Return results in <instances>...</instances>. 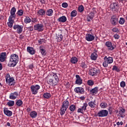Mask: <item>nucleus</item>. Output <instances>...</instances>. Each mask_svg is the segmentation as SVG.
Here are the masks:
<instances>
[{"label": "nucleus", "instance_id": "obj_52", "mask_svg": "<svg viewBox=\"0 0 127 127\" xmlns=\"http://www.w3.org/2000/svg\"><path fill=\"white\" fill-rule=\"evenodd\" d=\"M83 83L82 80H76L75 83L77 85H81Z\"/></svg>", "mask_w": 127, "mask_h": 127}, {"label": "nucleus", "instance_id": "obj_54", "mask_svg": "<svg viewBox=\"0 0 127 127\" xmlns=\"http://www.w3.org/2000/svg\"><path fill=\"white\" fill-rule=\"evenodd\" d=\"M45 40L44 39H40L38 40V42L39 43V44H42L43 42H45Z\"/></svg>", "mask_w": 127, "mask_h": 127}, {"label": "nucleus", "instance_id": "obj_42", "mask_svg": "<svg viewBox=\"0 0 127 127\" xmlns=\"http://www.w3.org/2000/svg\"><path fill=\"white\" fill-rule=\"evenodd\" d=\"M24 21L26 24H27V23H30L31 22V19L29 17H26Z\"/></svg>", "mask_w": 127, "mask_h": 127}, {"label": "nucleus", "instance_id": "obj_9", "mask_svg": "<svg viewBox=\"0 0 127 127\" xmlns=\"http://www.w3.org/2000/svg\"><path fill=\"white\" fill-rule=\"evenodd\" d=\"M99 70L97 68H91L89 69V75L91 76H95L97 73H99Z\"/></svg>", "mask_w": 127, "mask_h": 127}, {"label": "nucleus", "instance_id": "obj_21", "mask_svg": "<svg viewBox=\"0 0 127 127\" xmlns=\"http://www.w3.org/2000/svg\"><path fill=\"white\" fill-rule=\"evenodd\" d=\"M58 21H59V22H66V21H67V17L65 16H61L58 19Z\"/></svg>", "mask_w": 127, "mask_h": 127}, {"label": "nucleus", "instance_id": "obj_64", "mask_svg": "<svg viewBox=\"0 0 127 127\" xmlns=\"http://www.w3.org/2000/svg\"><path fill=\"white\" fill-rule=\"evenodd\" d=\"M29 69H32L33 68V64H31L29 65Z\"/></svg>", "mask_w": 127, "mask_h": 127}, {"label": "nucleus", "instance_id": "obj_51", "mask_svg": "<svg viewBox=\"0 0 127 127\" xmlns=\"http://www.w3.org/2000/svg\"><path fill=\"white\" fill-rule=\"evenodd\" d=\"M108 112L110 115L113 114V106H110L108 108Z\"/></svg>", "mask_w": 127, "mask_h": 127}, {"label": "nucleus", "instance_id": "obj_35", "mask_svg": "<svg viewBox=\"0 0 127 127\" xmlns=\"http://www.w3.org/2000/svg\"><path fill=\"white\" fill-rule=\"evenodd\" d=\"M88 107V104L87 103H83V106L80 108H81L82 111L83 112V113L86 112V110H87V107Z\"/></svg>", "mask_w": 127, "mask_h": 127}, {"label": "nucleus", "instance_id": "obj_32", "mask_svg": "<svg viewBox=\"0 0 127 127\" xmlns=\"http://www.w3.org/2000/svg\"><path fill=\"white\" fill-rule=\"evenodd\" d=\"M60 111V115L61 116H63L64 115H65V112L67 111V109L65 108L64 107H62Z\"/></svg>", "mask_w": 127, "mask_h": 127}, {"label": "nucleus", "instance_id": "obj_58", "mask_svg": "<svg viewBox=\"0 0 127 127\" xmlns=\"http://www.w3.org/2000/svg\"><path fill=\"white\" fill-rule=\"evenodd\" d=\"M77 113H80L81 114H82L83 115L84 114V112H83V110H82V109L81 108L78 109Z\"/></svg>", "mask_w": 127, "mask_h": 127}, {"label": "nucleus", "instance_id": "obj_7", "mask_svg": "<svg viewBox=\"0 0 127 127\" xmlns=\"http://www.w3.org/2000/svg\"><path fill=\"white\" fill-rule=\"evenodd\" d=\"M105 45L106 47H107L108 50H110V51H113V50H114V49L117 47L116 45H113V43L109 41L106 42Z\"/></svg>", "mask_w": 127, "mask_h": 127}, {"label": "nucleus", "instance_id": "obj_6", "mask_svg": "<svg viewBox=\"0 0 127 127\" xmlns=\"http://www.w3.org/2000/svg\"><path fill=\"white\" fill-rule=\"evenodd\" d=\"M44 26L42 24H37L34 26V30H37L39 32H41L44 30Z\"/></svg>", "mask_w": 127, "mask_h": 127}, {"label": "nucleus", "instance_id": "obj_46", "mask_svg": "<svg viewBox=\"0 0 127 127\" xmlns=\"http://www.w3.org/2000/svg\"><path fill=\"white\" fill-rule=\"evenodd\" d=\"M119 22L120 24H125V22H126V20H125V18H124L123 17H121L119 21Z\"/></svg>", "mask_w": 127, "mask_h": 127}, {"label": "nucleus", "instance_id": "obj_41", "mask_svg": "<svg viewBox=\"0 0 127 127\" xmlns=\"http://www.w3.org/2000/svg\"><path fill=\"white\" fill-rule=\"evenodd\" d=\"M13 23H14V21H8V22H7V25L10 28H12Z\"/></svg>", "mask_w": 127, "mask_h": 127}, {"label": "nucleus", "instance_id": "obj_23", "mask_svg": "<svg viewBox=\"0 0 127 127\" xmlns=\"http://www.w3.org/2000/svg\"><path fill=\"white\" fill-rule=\"evenodd\" d=\"M46 14L48 16H52L53 15V10L52 9H47L46 11Z\"/></svg>", "mask_w": 127, "mask_h": 127}, {"label": "nucleus", "instance_id": "obj_25", "mask_svg": "<svg viewBox=\"0 0 127 127\" xmlns=\"http://www.w3.org/2000/svg\"><path fill=\"white\" fill-rule=\"evenodd\" d=\"M56 38L58 42H61V41L63 40V35H62V34L57 35Z\"/></svg>", "mask_w": 127, "mask_h": 127}, {"label": "nucleus", "instance_id": "obj_11", "mask_svg": "<svg viewBox=\"0 0 127 127\" xmlns=\"http://www.w3.org/2000/svg\"><path fill=\"white\" fill-rule=\"evenodd\" d=\"M98 50H95L94 52L91 54L90 56V58L91 60H93L94 61H96L97 60V59L98 58Z\"/></svg>", "mask_w": 127, "mask_h": 127}, {"label": "nucleus", "instance_id": "obj_31", "mask_svg": "<svg viewBox=\"0 0 127 127\" xmlns=\"http://www.w3.org/2000/svg\"><path fill=\"white\" fill-rule=\"evenodd\" d=\"M30 116L31 117V118H32V119H35V118H36V117H37V112H36V111H32L30 113Z\"/></svg>", "mask_w": 127, "mask_h": 127}, {"label": "nucleus", "instance_id": "obj_17", "mask_svg": "<svg viewBox=\"0 0 127 127\" xmlns=\"http://www.w3.org/2000/svg\"><path fill=\"white\" fill-rule=\"evenodd\" d=\"M27 51L28 53L30 54L31 55H34V54H35V50L32 47H28L27 48Z\"/></svg>", "mask_w": 127, "mask_h": 127}, {"label": "nucleus", "instance_id": "obj_28", "mask_svg": "<svg viewBox=\"0 0 127 127\" xmlns=\"http://www.w3.org/2000/svg\"><path fill=\"white\" fill-rule=\"evenodd\" d=\"M38 14L39 15H41V16H43V15H45L46 11L43 9H40L37 11Z\"/></svg>", "mask_w": 127, "mask_h": 127}, {"label": "nucleus", "instance_id": "obj_59", "mask_svg": "<svg viewBox=\"0 0 127 127\" xmlns=\"http://www.w3.org/2000/svg\"><path fill=\"white\" fill-rule=\"evenodd\" d=\"M114 37L115 39H119L120 38V36L118 34H116L114 35Z\"/></svg>", "mask_w": 127, "mask_h": 127}, {"label": "nucleus", "instance_id": "obj_39", "mask_svg": "<svg viewBox=\"0 0 127 127\" xmlns=\"http://www.w3.org/2000/svg\"><path fill=\"white\" fill-rule=\"evenodd\" d=\"M108 106V104L106 102H102L100 104V107H101V109H106Z\"/></svg>", "mask_w": 127, "mask_h": 127}, {"label": "nucleus", "instance_id": "obj_63", "mask_svg": "<svg viewBox=\"0 0 127 127\" xmlns=\"http://www.w3.org/2000/svg\"><path fill=\"white\" fill-rule=\"evenodd\" d=\"M76 78V80H81V77H80V75L77 74L75 76Z\"/></svg>", "mask_w": 127, "mask_h": 127}, {"label": "nucleus", "instance_id": "obj_13", "mask_svg": "<svg viewBox=\"0 0 127 127\" xmlns=\"http://www.w3.org/2000/svg\"><path fill=\"white\" fill-rule=\"evenodd\" d=\"M119 3L118 2L112 3L110 5L111 9H113L115 11L119 10Z\"/></svg>", "mask_w": 127, "mask_h": 127}, {"label": "nucleus", "instance_id": "obj_40", "mask_svg": "<svg viewBox=\"0 0 127 127\" xmlns=\"http://www.w3.org/2000/svg\"><path fill=\"white\" fill-rule=\"evenodd\" d=\"M15 12H16V8H15V7H12L10 12V14L16 15V14H15Z\"/></svg>", "mask_w": 127, "mask_h": 127}, {"label": "nucleus", "instance_id": "obj_14", "mask_svg": "<svg viewBox=\"0 0 127 127\" xmlns=\"http://www.w3.org/2000/svg\"><path fill=\"white\" fill-rule=\"evenodd\" d=\"M85 39L87 41H93L95 39V36L91 34H86Z\"/></svg>", "mask_w": 127, "mask_h": 127}, {"label": "nucleus", "instance_id": "obj_53", "mask_svg": "<svg viewBox=\"0 0 127 127\" xmlns=\"http://www.w3.org/2000/svg\"><path fill=\"white\" fill-rule=\"evenodd\" d=\"M120 86L122 88H125V87H126V82L122 81L120 83Z\"/></svg>", "mask_w": 127, "mask_h": 127}, {"label": "nucleus", "instance_id": "obj_26", "mask_svg": "<svg viewBox=\"0 0 127 127\" xmlns=\"http://www.w3.org/2000/svg\"><path fill=\"white\" fill-rule=\"evenodd\" d=\"M15 105L17 107H21L23 105V102L21 99L17 100L15 101Z\"/></svg>", "mask_w": 127, "mask_h": 127}, {"label": "nucleus", "instance_id": "obj_19", "mask_svg": "<svg viewBox=\"0 0 127 127\" xmlns=\"http://www.w3.org/2000/svg\"><path fill=\"white\" fill-rule=\"evenodd\" d=\"M3 112L7 117H11L12 116V112L7 110V108L3 110Z\"/></svg>", "mask_w": 127, "mask_h": 127}, {"label": "nucleus", "instance_id": "obj_55", "mask_svg": "<svg viewBox=\"0 0 127 127\" xmlns=\"http://www.w3.org/2000/svg\"><path fill=\"white\" fill-rule=\"evenodd\" d=\"M62 6L64 8H66V7H68V4L66 2H64L62 4Z\"/></svg>", "mask_w": 127, "mask_h": 127}, {"label": "nucleus", "instance_id": "obj_62", "mask_svg": "<svg viewBox=\"0 0 127 127\" xmlns=\"http://www.w3.org/2000/svg\"><path fill=\"white\" fill-rule=\"evenodd\" d=\"M42 4H45L46 0H39Z\"/></svg>", "mask_w": 127, "mask_h": 127}, {"label": "nucleus", "instance_id": "obj_30", "mask_svg": "<svg viewBox=\"0 0 127 127\" xmlns=\"http://www.w3.org/2000/svg\"><path fill=\"white\" fill-rule=\"evenodd\" d=\"M40 52L41 53L43 56H45V55H46V54H47V52H46V50L43 49V48H42V47L41 46L40 47Z\"/></svg>", "mask_w": 127, "mask_h": 127}, {"label": "nucleus", "instance_id": "obj_27", "mask_svg": "<svg viewBox=\"0 0 127 127\" xmlns=\"http://www.w3.org/2000/svg\"><path fill=\"white\" fill-rule=\"evenodd\" d=\"M6 84H8L9 86H14L15 85V81L14 80H6Z\"/></svg>", "mask_w": 127, "mask_h": 127}, {"label": "nucleus", "instance_id": "obj_43", "mask_svg": "<svg viewBox=\"0 0 127 127\" xmlns=\"http://www.w3.org/2000/svg\"><path fill=\"white\" fill-rule=\"evenodd\" d=\"M5 80H14V78L10 76V75H9V73H7L6 75H5Z\"/></svg>", "mask_w": 127, "mask_h": 127}, {"label": "nucleus", "instance_id": "obj_36", "mask_svg": "<svg viewBox=\"0 0 127 127\" xmlns=\"http://www.w3.org/2000/svg\"><path fill=\"white\" fill-rule=\"evenodd\" d=\"M44 99H49L51 98V94L48 92H46L43 94Z\"/></svg>", "mask_w": 127, "mask_h": 127}, {"label": "nucleus", "instance_id": "obj_44", "mask_svg": "<svg viewBox=\"0 0 127 127\" xmlns=\"http://www.w3.org/2000/svg\"><path fill=\"white\" fill-rule=\"evenodd\" d=\"M23 10L19 9L16 12V14H17V15H19V16H22V15H23Z\"/></svg>", "mask_w": 127, "mask_h": 127}, {"label": "nucleus", "instance_id": "obj_34", "mask_svg": "<svg viewBox=\"0 0 127 127\" xmlns=\"http://www.w3.org/2000/svg\"><path fill=\"white\" fill-rule=\"evenodd\" d=\"M70 62L72 64H76L78 62V59L75 57L71 58Z\"/></svg>", "mask_w": 127, "mask_h": 127}, {"label": "nucleus", "instance_id": "obj_50", "mask_svg": "<svg viewBox=\"0 0 127 127\" xmlns=\"http://www.w3.org/2000/svg\"><path fill=\"white\" fill-rule=\"evenodd\" d=\"M87 84L89 86H93L94 85V81L92 80H88Z\"/></svg>", "mask_w": 127, "mask_h": 127}, {"label": "nucleus", "instance_id": "obj_18", "mask_svg": "<svg viewBox=\"0 0 127 127\" xmlns=\"http://www.w3.org/2000/svg\"><path fill=\"white\" fill-rule=\"evenodd\" d=\"M5 59H6V53H2L1 55H0V62H4V61H5Z\"/></svg>", "mask_w": 127, "mask_h": 127}, {"label": "nucleus", "instance_id": "obj_2", "mask_svg": "<svg viewBox=\"0 0 127 127\" xmlns=\"http://www.w3.org/2000/svg\"><path fill=\"white\" fill-rule=\"evenodd\" d=\"M104 62L103 63V66L105 67V68H107L108 67V64H112L113 62H114V59H113V58L111 57H107L105 56L104 58Z\"/></svg>", "mask_w": 127, "mask_h": 127}, {"label": "nucleus", "instance_id": "obj_33", "mask_svg": "<svg viewBox=\"0 0 127 127\" xmlns=\"http://www.w3.org/2000/svg\"><path fill=\"white\" fill-rule=\"evenodd\" d=\"M69 109L70 112H75V111L76 110V105L74 104L70 105Z\"/></svg>", "mask_w": 127, "mask_h": 127}, {"label": "nucleus", "instance_id": "obj_10", "mask_svg": "<svg viewBox=\"0 0 127 127\" xmlns=\"http://www.w3.org/2000/svg\"><path fill=\"white\" fill-rule=\"evenodd\" d=\"M18 97V92L15 91L14 92L10 93L9 98L10 100H16Z\"/></svg>", "mask_w": 127, "mask_h": 127}, {"label": "nucleus", "instance_id": "obj_20", "mask_svg": "<svg viewBox=\"0 0 127 127\" xmlns=\"http://www.w3.org/2000/svg\"><path fill=\"white\" fill-rule=\"evenodd\" d=\"M98 87H95L92 89L90 90V94L92 95V96H95L98 93Z\"/></svg>", "mask_w": 127, "mask_h": 127}, {"label": "nucleus", "instance_id": "obj_4", "mask_svg": "<svg viewBox=\"0 0 127 127\" xmlns=\"http://www.w3.org/2000/svg\"><path fill=\"white\" fill-rule=\"evenodd\" d=\"M40 89V86L39 85H32L31 86V91L33 95H36L38 93V90Z\"/></svg>", "mask_w": 127, "mask_h": 127}, {"label": "nucleus", "instance_id": "obj_24", "mask_svg": "<svg viewBox=\"0 0 127 127\" xmlns=\"http://www.w3.org/2000/svg\"><path fill=\"white\" fill-rule=\"evenodd\" d=\"M88 105L91 108H95L96 107V100L89 102Z\"/></svg>", "mask_w": 127, "mask_h": 127}, {"label": "nucleus", "instance_id": "obj_37", "mask_svg": "<svg viewBox=\"0 0 127 127\" xmlns=\"http://www.w3.org/2000/svg\"><path fill=\"white\" fill-rule=\"evenodd\" d=\"M7 106H8V107H13L14 106V101L9 100L7 103Z\"/></svg>", "mask_w": 127, "mask_h": 127}, {"label": "nucleus", "instance_id": "obj_22", "mask_svg": "<svg viewBox=\"0 0 127 127\" xmlns=\"http://www.w3.org/2000/svg\"><path fill=\"white\" fill-rule=\"evenodd\" d=\"M62 107L64 108V109H68L69 107V101H68V100L66 99L63 102Z\"/></svg>", "mask_w": 127, "mask_h": 127}, {"label": "nucleus", "instance_id": "obj_1", "mask_svg": "<svg viewBox=\"0 0 127 127\" xmlns=\"http://www.w3.org/2000/svg\"><path fill=\"white\" fill-rule=\"evenodd\" d=\"M19 61L18 55L12 54L10 56L9 60L7 64L8 67H15Z\"/></svg>", "mask_w": 127, "mask_h": 127}, {"label": "nucleus", "instance_id": "obj_45", "mask_svg": "<svg viewBox=\"0 0 127 127\" xmlns=\"http://www.w3.org/2000/svg\"><path fill=\"white\" fill-rule=\"evenodd\" d=\"M84 6L83 5H80L78 6V10L79 12H83L84 11Z\"/></svg>", "mask_w": 127, "mask_h": 127}, {"label": "nucleus", "instance_id": "obj_61", "mask_svg": "<svg viewBox=\"0 0 127 127\" xmlns=\"http://www.w3.org/2000/svg\"><path fill=\"white\" fill-rule=\"evenodd\" d=\"M29 31H33V26H30L27 28Z\"/></svg>", "mask_w": 127, "mask_h": 127}, {"label": "nucleus", "instance_id": "obj_12", "mask_svg": "<svg viewBox=\"0 0 127 127\" xmlns=\"http://www.w3.org/2000/svg\"><path fill=\"white\" fill-rule=\"evenodd\" d=\"M74 91L75 93H77V94H81V95L85 93V90H84V88L82 87H75Z\"/></svg>", "mask_w": 127, "mask_h": 127}, {"label": "nucleus", "instance_id": "obj_5", "mask_svg": "<svg viewBox=\"0 0 127 127\" xmlns=\"http://www.w3.org/2000/svg\"><path fill=\"white\" fill-rule=\"evenodd\" d=\"M14 30H16L17 33L20 34L23 30V25H14L13 27Z\"/></svg>", "mask_w": 127, "mask_h": 127}, {"label": "nucleus", "instance_id": "obj_15", "mask_svg": "<svg viewBox=\"0 0 127 127\" xmlns=\"http://www.w3.org/2000/svg\"><path fill=\"white\" fill-rule=\"evenodd\" d=\"M119 114L120 118L124 119L126 117V110L122 108L119 110Z\"/></svg>", "mask_w": 127, "mask_h": 127}, {"label": "nucleus", "instance_id": "obj_16", "mask_svg": "<svg viewBox=\"0 0 127 127\" xmlns=\"http://www.w3.org/2000/svg\"><path fill=\"white\" fill-rule=\"evenodd\" d=\"M94 16H95V13L94 12H90L87 16V21L90 22L91 20H93V18H94Z\"/></svg>", "mask_w": 127, "mask_h": 127}, {"label": "nucleus", "instance_id": "obj_8", "mask_svg": "<svg viewBox=\"0 0 127 127\" xmlns=\"http://www.w3.org/2000/svg\"><path fill=\"white\" fill-rule=\"evenodd\" d=\"M119 22V18L116 15H113L111 18V23L112 25H117Z\"/></svg>", "mask_w": 127, "mask_h": 127}, {"label": "nucleus", "instance_id": "obj_57", "mask_svg": "<svg viewBox=\"0 0 127 127\" xmlns=\"http://www.w3.org/2000/svg\"><path fill=\"white\" fill-rule=\"evenodd\" d=\"M31 21L33 23H35V22H37V21H38L37 18H32Z\"/></svg>", "mask_w": 127, "mask_h": 127}, {"label": "nucleus", "instance_id": "obj_47", "mask_svg": "<svg viewBox=\"0 0 127 127\" xmlns=\"http://www.w3.org/2000/svg\"><path fill=\"white\" fill-rule=\"evenodd\" d=\"M59 80H52V86H56L58 84Z\"/></svg>", "mask_w": 127, "mask_h": 127}, {"label": "nucleus", "instance_id": "obj_49", "mask_svg": "<svg viewBox=\"0 0 127 127\" xmlns=\"http://www.w3.org/2000/svg\"><path fill=\"white\" fill-rule=\"evenodd\" d=\"M80 67L82 68V69H86L87 68V64L84 62H82L80 64Z\"/></svg>", "mask_w": 127, "mask_h": 127}, {"label": "nucleus", "instance_id": "obj_38", "mask_svg": "<svg viewBox=\"0 0 127 127\" xmlns=\"http://www.w3.org/2000/svg\"><path fill=\"white\" fill-rule=\"evenodd\" d=\"M77 14L78 13L77 12V11L76 10H73L70 13V16L71 17H75V16H77Z\"/></svg>", "mask_w": 127, "mask_h": 127}, {"label": "nucleus", "instance_id": "obj_56", "mask_svg": "<svg viewBox=\"0 0 127 127\" xmlns=\"http://www.w3.org/2000/svg\"><path fill=\"white\" fill-rule=\"evenodd\" d=\"M112 31H113V32H119V29L116 28V27H115V28H113L112 29Z\"/></svg>", "mask_w": 127, "mask_h": 127}, {"label": "nucleus", "instance_id": "obj_48", "mask_svg": "<svg viewBox=\"0 0 127 127\" xmlns=\"http://www.w3.org/2000/svg\"><path fill=\"white\" fill-rule=\"evenodd\" d=\"M112 70L113 71H116L117 72H120V71H121L120 70V68H118V66H117V65H114L113 66Z\"/></svg>", "mask_w": 127, "mask_h": 127}, {"label": "nucleus", "instance_id": "obj_60", "mask_svg": "<svg viewBox=\"0 0 127 127\" xmlns=\"http://www.w3.org/2000/svg\"><path fill=\"white\" fill-rule=\"evenodd\" d=\"M53 78L55 79V80H58V76H57V74H55L53 75Z\"/></svg>", "mask_w": 127, "mask_h": 127}, {"label": "nucleus", "instance_id": "obj_29", "mask_svg": "<svg viewBox=\"0 0 127 127\" xmlns=\"http://www.w3.org/2000/svg\"><path fill=\"white\" fill-rule=\"evenodd\" d=\"M16 17V15H13L12 14H10V15L9 16L8 18V21H14V20L15 19Z\"/></svg>", "mask_w": 127, "mask_h": 127}, {"label": "nucleus", "instance_id": "obj_3", "mask_svg": "<svg viewBox=\"0 0 127 127\" xmlns=\"http://www.w3.org/2000/svg\"><path fill=\"white\" fill-rule=\"evenodd\" d=\"M108 115H109V111L108 110H102L98 112L96 116L99 117V118H105L108 117Z\"/></svg>", "mask_w": 127, "mask_h": 127}]
</instances>
